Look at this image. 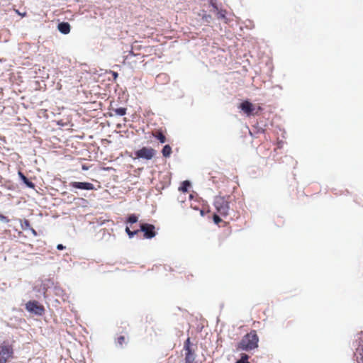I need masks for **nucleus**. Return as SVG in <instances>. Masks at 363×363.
Listing matches in <instances>:
<instances>
[{
	"instance_id": "7",
	"label": "nucleus",
	"mask_w": 363,
	"mask_h": 363,
	"mask_svg": "<svg viewBox=\"0 0 363 363\" xmlns=\"http://www.w3.org/2000/svg\"><path fill=\"white\" fill-rule=\"evenodd\" d=\"M26 308L30 311L38 315H42L44 311V307L39 304L36 301H30L26 305Z\"/></svg>"
},
{
	"instance_id": "5",
	"label": "nucleus",
	"mask_w": 363,
	"mask_h": 363,
	"mask_svg": "<svg viewBox=\"0 0 363 363\" xmlns=\"http://www.w3.org/2000/svg\"><path fill=\"white\" fill-rule=\"evenodd\" d=\"M13 354L12 346L4 342L0 345V363H6L12 357Z\"/></svg>"
},
{
	"instance_id": "10",
	"label": "nucleus",
	"mask_w": 363,
	"mask_h": 363,
	"mask_svg": "<svg viewBox=\"0 0 363 363\" xmlns=\"http://www.w3.org/2000/svg\"><path fill=\"white\" fill-rule=\"evenodd\" d=\"M358 340L359 347L357 350L360 356L359 360L358 362L359 363H363V333L359 334Z\"/></svg>"
},
{
	"instance_id": "19",
	"label": "nucleus",
	"mask_w": 363,
	"mask_h": 363,
	"mask_svg": "<svg viewBox=\"0 0 363 363\" xmlns=\"http://www.w3.org/2000/svg\"><path fill=\"white\" fill-rule=\"evenodd\" d=\"M138 221V217L135 215H130L128 218V222L130 223H135Z\"/></svg>"
},
{
	"instance_id": "17",
	"label": "nucleus",
	"mask_w": 363,
	"mask_h": 363,
	"mask_svg": "<svg viewBox=\"0 0 363 363\" xmlns=\"http://www.w3.org/2000/svg\"><path fill=\"white\" fill-rule=\"evenodd\" d=\"M249 356L246 354H242L241 358L236 363H250L248 362Z\"/></svg>"
},
{
	"instance_id": "1",
	"label": "nucleus",
	"mask_w": 363,
	"mask_h": 363,
	"mask_svg": "<svg viewBox=\"0 0 363 363\" xmlns=\"http://www.w3.org/2000/svg\"><path fill=\"white\" fill-rule=\"evenodd\" d=\"M259 337L257 331L255 330H251L242 337L241 340L238 343L236 350L238 351L249 352L255 350L258 347Z\"/></svg>"
},
{
	"instance_id": "26",
	"label": "nucleus",
	"mask_w": 363,
	"mask_h": 363,
	"mask_svg": "<svg viewBox=\"0 0 363 363\" xmlns=\"http://www.w3.org/2000/svg\"><path fill=\"white\" fill-rule=\"evenodd\" d=\"M118 76L117 73H114V77H116Z\"/></svg>"
},
{
	"instance_id": "4",
	"label": "nucleus",
	"mask_w": 363,
	"mask_h": 363,
	"mask_svg": "<svg viewBox=\"0 0 363 363\" xmlns=\"http://www.w3.org/2000/svg\"><path fill=\"white\" fill-rule=\"evenodd\" d=\"M214 206L217 212L223 217H226L229 215L230 206L229 201L223 196L216 197Z\"/></svg>"
},
{
	"instance_id": "12",
	"label": "nucleus",
	"mask_w": 363,
	"mask_h": 363,
	"mask_svg": "<svg viewBox=\"0 0 363 363\" xmlns=\"http://www.w3.org/2000/svg\"><path fill=\"white\" fill-rule=\"evenodd\" d=\"M21 179L23 182V183L29 188L34 189L35 184L32 182L29 181L28 178L21 172L19 171L18 173Z\"/></svg>"
},
{
	"instance_id": "22",
	"label": "nucleus",
	"mask_w": 363,
	"mask_h": 363,
	"mask_svg": "<svg viewBox=\"0 0 363 363\" xmlns=\"http://www.w3.org/2000/svg\"><path fill=\"white\" fill-rule=\"evenodd\" d=\"M65 248V246H63L62 244H58L57 245V249L59 250H62Z\"/></svg>"
},
{
	"instance_id": "9",
	"label": "nucleus",
	"mask_w": 363,
	"mask_h": 363,
	"mask_svg": "<svg viewBox=\"0 0 363 363\" xmlns=\"http://www.w3.org/2000/svg\"><path fill=\"white\" fill-rule=\"evenodd\" d=\"M240 108L248 116L251 115L254 111V106L248 101H245L240 104Z\"/></svg>"
},
{
	"instance_id": "2",
	"label": "nucleus",
	"mask_w": 363,
	"mask_h": 363,
	"mask_svg": "<svg viewBox=\"0 0 363 363\" xmlns=\"http://www.w3.org/2000/svg\"><path fill=\"white\" fill-rule=\"evenodd\" d=\"M140 230L144 233V237L147 239H150L155 237L156 235V232L155 231V226L152 224H142L140 225V230H130V229L128 227H126L125 228V232L127 233L130 238H133L134 235H137Z\"/></svg>"
},
{
	"instance_id": "8",
	"label": "nucleus",
	"mask_w": 363,
	"mask_h": 363,
	"mask_svg": "<svg viewBox=\"0 0 363 363\" xmlns=\"http://www.w3.org/2000/svg\"><path fill=\"white\" fill-rule=\"evenodd\" d=\"M69 185L70 187L74 189H79L83 190L95 189L94 184L89 182H71Z\"/></svg>"
},
{
	"instance_id": "20",
	"label": "nucleus",
	"mask_w": 363,
	"mask_h": 363,
	"mask_svg": "<svg viewBox=\"0 0 363 363\" xmlns=\"http://www.w3.org/2000/svg\"><path fill=\"white\" fill-rule=\"evenodd\" d=\"M116 342L118 345L122 346L123 343L125 342V337L124 336H120L117 338Z\"/></svg>"
},
{
	"instance_id": "15",
	"label": "nucleus",
	"mask_w": 363,
	"mask_h": 363,
	"mask_svg": "<svg viewBox=\"0 0 363 363\" xmlns=\"http://www.w3.org/2000/svg\"><path fill=\"white\" fill-rule=\"evenodd\" d=\"M113 111L116 115L122 116H124L126 114L127 108L121 107V108H113Z\"/></svg>"
},
{
	"instance_id": "23",
	"label": "nucleus",
	"mask_w": 363,
	"mask_h": 363,
	"mask_svg": "<svg viewBox=\"0 0 363 363\" xmlns=\"http://www.w3.org/2000/svg\"><path fill=\"white\" fill-rule=\"evenodd\" d=\"M16 12L18 15L21 16L22 17H24V16H26V12H24V13H20L18 10H16Z\"/></svg>"
},
{
	"instance_id": "13",
	"label": "nucleus",
	"mask_w": 363,
	"mask_h": 363,
	"mask_svg": "<svg viewBox=\"0 0 363 363\" xmlns=\"http://www.w3.org/2000/svg\"><path fill=\"white\" fill-rule=\"evenodd\" d=\"M153 136L158 139L161 143H164L166 142V137L161 131H156L153 133Z\"/></svg>"
},
{
	"instance_id": "24",
	"label": "nucleus",
	"mask_w": 363,
	"mask_h": 363,
	"mask_svg": "<svg viewBox=\"0 0 363 363\" xmlns=\"http://www.w3.org/2000/svg\"><path fill=\"white\" fill-rule=\"evenodd\" d=\"M30 230L31 231L32 234H33L34 236H37V235H38V234H37V232L35 231V229H33V228H31Z\"/></svg>"
},
{
	"instance_id": "11",
	"label": "nucleus",
	"mask_w": 363,
	"mask_h": 363,
	"mask_svg": "<svg viewBox=\"0 0 363 363\" xmlns=\"http://www.w3.org/2000/svg\"><path fill=\"white\" fill-rule=\"evenodd\" d=\"M57 28L60 32L63 34H68L70 32V25L67 22L60 23L57 26Z\"/></svg>"
},
{
	"instance_id": "6",
	"label": "nucleus",
	"mask_w": 363,
	"mask_h": 363,
	"mask_svg": "<svg viewBox=\"0 0 363 363\" xmlns=\"http://www.w3.org/2000/svg\"><path fill=\"white\" fill-rule=\"evenodd\" d=\"M135 156L138 158L151 160L155 155V150L152 147H144L135 152Z\"/></svg>"
},
{
	"instance_id": "27",
	"label": "nucleus",
	"mask_w": 363,
	"mask_h": 363,
	"mask_svg": "<svg viewBox=\"0 0 363 363\" xmlns=\"http://www.w3.org/2000/svg\"><path fill=\"white\" fill-rule=\"evenodd\" d=\"M83 169H87V168H86V167H83Z\"/></svg>"
},
{
	"instance_id": "21",
	"label": "nucleus",
	"mask_w": 363,
	"mask_h": 363,
	"mask_svg": "<svg viewBox=\"0 0 363 363\" xmlns=\"http://www.w3.org/2000/svg\"><path fill=\"white\" fill-rule=\"evenodd\" d=\"M213 221L216 224H219L222 220L221 218H220V216L217 214H214L213 216Z\"/></svg>"
},
{
	"instance_id": "16",
	"label": "nucleus",
	"mask_w": 363,
	"mask_h": 363,
	"mask_svg": "<svg viewBox=\"0 0 363 363\" xmlns=\"http://www.w3.org/2000/svg\"><path fill=\"white\" fill-rule=\"evenodd\" d=\"M21 228L23 230H30V228H32L30 226L29 220L27 219H24V220H21Z\"/></svg>"
},
{
	"instance_id": "3",
	"label": "nucleus",
	"mask_w": 363,
	"mask_h": 363,
	"mask_svg": "<svg viewBox=\"0 0 363 363\" xmlns=\"http://www.w3.org/2000/svg\"><path fill=\"white\" fill-rule=\"evenodd\" d=\"M184 350L185 351V363H196L195 353L196 346L191 344L189 337L184 342Z\"/></svg>"
},
{
	"instance_id": "18",
	"label": "nucleus",
	"mask_w": 363,
	"mask_h": 363,
	"mask_svg": "<svg viewBox=\"0 0 363 363\" xmlns=\"http://www.w3.org/2000/svg\"><path fill=\"white\" fill-rule=\"evenodd\" d=\"M190 186V184L188 181H185L183 182L182 186L179 188V189L182 191H187V188Z\"/></svg>"
},
{
	"instance_id": "14",
	"label": "nucleus",
	"mask_w": 363,
	"mask_h": 363,
	"mask_svg": "<svg viewBox=\"0 0 363 363\" xmlns=\"http://www.w3.org/2000/svg\"><path fill=\"white\" fill-rule=\"evenodd\" d=\"M162 153L165 157H169L172 154V147L169 145H164L162 148Z\"/></svg>"
},
{
	"instance_id": "25",
	"label": "nucleus",
	"mask_w": 363,
	"mask_h": 363,
	"mask_svg": "<svg viewBox=\"0 0 363 363\" xmlns=\"http://www.w3.org/2000/svg\"><path fill=\"white\" fill-rule=\"evenodd\" d=\"M6 218V216L0 214V219L1 220H5Z\"/></svg>"
}]
</instances>
